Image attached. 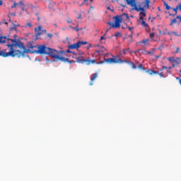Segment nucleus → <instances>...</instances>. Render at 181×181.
<instances>
[{
	"mask_svg": "<svg viewBox=\"0 0 181 181\" xmlns=\"http://www.w3.org/2000/svg\"><path fill=\"white\" fill-rule=\"evenodd\" d=\"M25 53H28L23 42L16 39H11L6 36L0 37V57L6 58L8 57H21Z\"/></svg>",
	"mask_w": 181,
	"mask_h": 181,
	"instance_id": "1",
	"label": "nucleus"
},
{
	"mask_svg": "<svg viewBox=\"0 0 181 181\" xmlns=\"http://www.w3.org/2000/svg\"><path fill=\"white\" fill-rule=\"evenodd\" d=\"M29 52L33 54L37 53L40 54H45L52 57V59H55V62L61 61L62 62H68L69 64L75 63V61H69L68 58L61 57L64 54V51L57 50L47 47L46 45H28Z\"/></svg>",
	"mask_w": 181,
	"mask_h": 181,
	"instance_id": "2",
	"label": "nucleus"
},
{
	"mask_svg": "<svg viewBox=\"0 0 181 181\" xmlns=\"http://www.w3.org/2000/svg\"><path fill=\"white\" fill-rule=\"evenodd\" d=\"M109 63V64H122V63H127L129 64L132 68H133L134 69H136L137 66L134 65L133 62L131 61H127V60H122V59H117V57H115V58H108V59H104L103 61H101L100 62H98V64H102L104 63Z\"/></svg>",
	"mask_w": 181,
	"mask_h": 181,
	"instance_id": "3",
	"label": "nucleus"
},
{
	"mask_svg": "<svg viewBox=\"0 0 181 181\" xmlns=\"http://www.w3.org/2000/svg\"><path fill=\"white\" fill-rule=\"evenodd\" d=\"M136 0H126V2L127 4V5L131 6L132 7L134 8V9L136 11V12H140L139 13V19L141 21L144 20V17H146V11L144 7H137L136 3L135 1Z\"/></svg>",
	"mask_w": 181,
	"mask_h": 181,
	"instance_id": "4",
	"label": "nucleus"
},
{
	"mask_svg": "<svg viewBox=\"0 0 181 181\" xmlns=\"http://www.w3.org/2000/svg\"><path fill=\"white\" fill-rule=\"evenodd\" d=\"M114 18L115 19V23L109 22L107 23V24L111 25V28L116 29L120 28V24L122 23L124 20L129 21V16H128V14L124 13L121 16H116Z\"/></svg>",
	"mask_w": 181,
	"mask_h": 181,
	"instance_id": "5",
	"label": "nucleus"
},
{
	"mask_svg": "<svg viewBox=\"0 0 181 181\" xmlns=\"http://www.w3.org/2000/svg\"><path fill=\"white\" fill-rule=\"evenodd\" d=\"M34 31H35L36 40L38 39L39 36H41L42 35H45L47 33V30L43 29L42 25H39L37 28H35L34 29Z\"/></svg>",
	"mask_w": 181,
	"mask_h": 181,
	"instance_id": "6",
	"label": "nucleus"
},
{
	"mask_svg": "<svg viewBox=\"0 0 181 181\" xmlns=\"http://www.w3.org/2000/svg\"><path fill=\"white\" fill-rule=\"evenodd\" d=\"M76 62L79 63V64H82V63H86V65L89 66L90 65V64H95L96 61L94 59L92 60H89V59H84L83 57H76Z\"/></svg>",
	"mask_w": 181,
	"mask_h": 181,
	"instance_id": "7",
	"label": "nucleus"
},
{
	"mask_svg": "<svg viewBox=\"0 0 181 181\" xmlns=\"http://www.w3.org/2000/svg\"><path fill=\"white\" fill-rule=\"evenodd\" d=\"M88 42H83V41H78L76 43H74L73 45H68V48L69 49H78L79 47H81L82 45H87Z\"/></svg>",
	"mask_w": 181,
	"mask_h": 181,
	"instance_id": "8",
	"label": "nucleus"
},
{
	"mask_svg": "<svg viewBox=\"0 0 181 181\" xmlns=\"http://www.w3.org/2000/svg\"><path fill=\"white\" fill-rule=\"evenodd\" d=\"M98 78V73H94L92 75V77H90V81L89 83V86H92L93 85V81L95 80V78Z\"/></svg>",
	"mask_w": 181,
	"mask_h": 181,
	"instance_id": "9",
	"label": "nucleus"
},
{
	"mask_svg": "<svg viewBox=\"0 0 181 181\" xmlns=\"http://www.w3.org/2000/svg\"><path fill=\"white\" fill-rule=\"evenodd\" d=\"M144 5V8L146 9H150V4L151 1L150 0H144V2L143 3Z\"/></svg>",
	"mask_w": 181,
	"mask_h": 181,
	"instance_id": "10",
	"label": "nucleus"
},
{
	"mask_svg": "<svg viewBox=\"0 0 181 181\" xmlns=\"http://www.w3.org/2000/svg\"><path fill=\"white\" fill-rule=\"evenodd\" d=\"M146 72H147L149 75L159 74V71H154L152 69H148Z\"/></svg>",
	"mask_w": 181,
	"mask_h": 181,
	"instance_id": "11",
	"label": "nucleus"
},
{
	"mask_svg": "<svg viewBox=\"0 0 181 181\" xmlns=\"http://www.w3.org/2000/svg\"><path fill=\"white\" fill-rule=\"evenodd\" d=\"M173 11L175 12V14H173V16H175L176 14H177V10L180 9V4L176 6V8H171Z\"/></svg>",
	"mask_w": 181,
	"mask_h": 181,
	"instance_id": "12",
	"label": "nucleus"
},
{
	"mask_svg": "<svg viewBox=\"0 0 181 181\" xmlns=\"http://www.w3.org/2000/svg\"><path fill=\"white\" fill-rule=\"evenodd\" d=\"M72 54H74V59H76V62H77V58H80V59H81V57H79L80 56V54L79 55H78L75 52H71Z\"/></svg>",
	"mask_w": 181,
	"mask_h": 181,
	"instance_id": "13",
	"label": "nucleus"
},
{
	"mask_svg": "<svg viewBox=\"0 0 181 181\" xmlns=\"http://www.w3.org/2000/svg\"><path fill=\"white\" fill-rule=\"evenodd\" d=\"M33 27L32 23H26L25 25H24V28L25 29L31 28Z\"/></svg>",
	"mask_w": 181,
	"mask_h": 181,
	"instance_id": "14",
	"label": "nucleus"
},
{
	"mask_svg": "<svg viewBox=\"0 0 181 181\" xmlns=\"http://www.w3.org/2000/svg\"><path fill=\"white\" fill-rule=\"evenodd\" d=\"M141 25H143L144 28H148V23H146V21H144V19L141 20Z\"/></svg>",
	"mask_w": 181,
	"mask_h": 181,
	"instance_id": "15",
	"label": "nucleus"
},
{
	"mask_svg": "<svg viewBox=\"0 0 181 181\" xmlns=\"http://www.w3.org/2000/svg\"><path fill=\"white\" fill-rule=\"evenodd\" d=\"M69 28L75 31H76V33H78L79 31V28H78V25L77 24L76 27H73L71 25H69Z\"/></svg>",
	"mask_w": 181,
	"mask_h": 181,
	"instance_id": "16",
	"label": "nucleus"
},
{
	"mask_svg": "<svg viewBox=\"0 0 181 181\" xmlns=\"http://www.w3.org/2000/svg\"><path fill=\"white\" fill-rule=\"evenodd\" d=\"M181 63V57H176L175 59V64L178 65Z\"/></svg>",
	"mask_w": 181,
	"mask_h": 181,
	"instance_id": "17",
	"label": "nucleus"
},
{
	"mask_svg": "<svg viewBox=\"0 0 181 181\" xmlns=\"http://www.w3.org/2000/svg\"><path fill=\"white\" fill-rule=\"evenodd\" d=\"M168 60L169 61V62H170L171 63H175V57H168Z\"/></svg>",
	"mask_w": 181,
	"mask_h": 181,
	"instance_id": "18",
	"label": "nucleus"
},
{
	"mask_svg": "<svg viewBox=\"0 0 181 181\" xmlns=\"http://www.w3.org/2000/svg\"><path fill=\"white\" fill-rule=\"evenodd\" d=\"M149 40L148 39H145L141 41V44L143 45H148Z\"/></svg>",
	"mask_w": 181,
	"mask_h": 181,
	"instance_id": "19",
	"label": "nucleus"
},
{
	"mask_svg": "<svg viewBox=\"0 0 181 181\" xmlns=\"http://www.w3.org/2000/svg\"><path fill=\"white\" fill-rule=\"evenodd\" d=\"M164 6H165V8L167 10H170L172 8L168 5V4H167L166 2H164Z\"/></svg>",
	"mask_w": 181,
	"mask_h": 181,
	"instance_id": "20",
	"label": "nucleus"
},
{
	"mask_svg": "<svg viewBox=\"0 0 181 181\" xmlns=\"http://www.w3.org/2000/svg\"><path fill=\"white\" fill-rule=\"evenodd\" d=\"M115 36L117 37H122V34L119 32H117L115 34Z\"/></svg>",
	"mask_w": 181,
	"mask_h": 181,
	"instance_id": "21",
	"label": "nucleus"
},
{
	"mask_svg": "<svg viewBox=\"0 0 181 181\" xmlns=\"http://www.w3.org/2000/svg\"><path fill=\"white\" fill-rule=\"evenodd\" d=\"M155 35H156L155 33H150V35H149L150 39L153 40V39L155 38Z\"/></svg>",
	"mask_w": 181,
	"mask_h": 181,
	"instance_id": "22",
	"label": "nucleus"
},
{
	"mask_svg": "<svg viewBox=\"0 0 181 181\" xmlns=\"http://www.w3.org/2000/svg\"><path fill=\"white\" fill-rule=\"evenodd\" d=\"M156 74L159 75V76L161 77V78H165V76L163 72H161V73L158 72V74Z\"/></svg>",
	"mask_w": 181,
	"mask_h": 181,
	"instance_id": "23",
	"label": "nucleus"
},
{
	"mask_svg": "<svg viewBox=\"0 0 181 181\" xmlns=\"http://www.w3.org/2000/svg\"><path fill=\"white\" fill-rule=\"evenodd\" d=\"M171 34H173V35L180 37V34H178L177 32H171Z\"/></svg>",
	"mask_w": 181,
	"mask_h": 181,
	"instance_id": "24",
	"label": "nucleus"
},
{
	"mask_svg": "<svg viewBox=\"0 0 181 181\" xmlns=\"http://www.w3.org/2000/svg\"><path fill=\"white\" fill-rule=\"evenodd\" d=\"M177 22L176 18H173L171 20L170 25H173L174 23Z\"/></svg>",
	"mask_w": 181,
	"mask_h": 181,
	"instance_id": "25",
	"label": "nucleus"
},
{
	"mask_svg": "<svg viewBox=\"0 0 181 181\" xmlns=\"http://www.w3.org/2000/svg\"><path fill=\"white\" fill-rule=\"evenodd\" d=\"M16 6H18V3L14 2V4H13V5L11 6V8H16Z\"/></svg>",
	"mask_w": 181,
	"mask_h": 181,
	"instance_id": "26",
	"label": "nucleus"
},
{
	"mask_svg": "<svg viewBox=\"0 0 181 181\" xmlns=\"http://www.w3.org/2000/svg\"><path fill=\"white\" fill-rule=\"evenodd\" d=\"M11 30H16V25L14 24L13 27L11 28Z\"/></svg>",
	"mask_w": 181,
	"mask_h": 181,
	"instance_id": "27",
	"label": "nucleus"
},
{
	"mask_svg": "<svg viewBox=\"0 0 181 181\" xmlns=\"http://www.w3.org/2000/svg\"><path fill=\"white\" fill-rule=\"evenodd\" d=\"M138 68L141 69V70H145V69L143 67V65L142 64H140L138 66Z\"/></svg>",
	"mask_w": 181,
	"mask_h": 181,
	"instance_id": "28",
	"label": "nucleus"
},
{
	"mask_svg": "<svg viewBox=\"0 0 181 181\" xmlns=\"http://www.w3.org/2000/svg\"><path fill=\"white\" fill-rule=\"evenodd\" d=\"M129 50V48H127V49H123V51H122L123 54H126V52H127Z\"/></svg>",
	"mask_w": 181,
	"mask_h": 181,
	"instance_id": "29",
	"label": "nucleus"
},
{
	"mask_svg": "<svg viewBox=\"0 0 181 181\" xmlns=\"http://www.w3.org/2000/svg\"><path fill=\"white\" fill-rule=\"evenodd\" d=\"M18 5H21L23 6V8H24V3L23 1H20L19 3H17Z\"/></svg>",
	"mask_w": 181,
	"mask_h": 181,
	"instance_id": "30",
	"label": "nucleus"
},
{
	"mask_svg": "<svg viewBox=\"0 0 181 181\" xmlns=\"http://www.w3.org/2000/svg\"><path fill=\"white\" fill-rule=\"evenodd\" d=\"M179 52H180V47H176L175 53H176V54H178Z\"/></svg>",
	"mask_w": 181,
	"mask_h": 181,
	"instance_id": "31",
	"label": "nucleus"
},
{
	"mask_svg": "<svg viewBox=\"0 0 181 181\" xmlns=\"http://www.w3.org/2000/svg\"><path fill=\"white\" fill-rule=\"evenodd\" d=\"M35 16H36V17H37L38 21H40V17H39V13H35Z\"/></svg>",
	"mask_w": 181,
	"mask_h": 181,
	"instance_id": "32",
	"label": "nucleus"
},
{
	"mask_svg": "<svg viewBox=\"0 0 181 181\" xmlns=\"http://www.w3.org/2000/svg\"><path fill=\"white\" fill-rule=\"evenodd\" d=\"M162 33H163V35H167V29L165 28V30H164Z\"/></svg>",
	"mask_w": 181,
	"mask_h": 181,
	"instance_id": "33",
	"label": "nucleus"
},
{
	"mask_svg": "<svg viewBox=\"0 0 181 181\" xmlns=\"http://www.w3.org/2000/svg\"><path fill=\"white\" fill-rule=\"evenodd\" d=\"M105 35H106V34H104L103 36L100 37V40H105Z\"/></svg>",
	"mask_w": 181,
	"mask_h": 181,
	"instance_id": "34",
	"label": "nucleus"
},
{
	"mask_svg": "<svg viewBox=\"0 0 181 181\" xmlns=\"http://www.w3.org/2000/svg\"><path fill=\"white\" fill-rule=\"evenodd\" d=\"M83 3L85 5H88V0H84Z\"/></svg>",
	"mask_w": 181,
	"mask_h": 181,
	"instance_id": "35",
	"label": "nucleus"
},
{
	"mask_svg": "<svg viewBox=\"0 0 181 181\" xmlns=\"http://www.w3.org/2000/svg\"><path fill=\"white\" fill-rule=\"evenodd\" d=\"M103 52H104V49H101V50L98 49L97 51H95V52H97L98 54Z\"/></svg>",
	"mask_w": 181,
	"mask_h": 181,
	"instance_id": "36",
	"label": "nucleus"
},
{
	"mask_svg": "<svg viewBox=\"0 0 181 181\" xmlns=\"http://www.w3.org/2000/svg\"><path fill=\"white\" fill-rule=\"evenodd\" d=\"M52 34H47V37L49 39L52 38Z\"/></svg>",
	"mask_w": 181,
	"mask_h": 181,
	"instance_id": "37",
	"label": "nucleus"
},
{
	"mask_svg": "<svg viewBox=\"0 0 181 181\" xmlns=\"http://www.w3.org/2000/svg\"><path fill=\"white\" fill-rule=\"evenodd\" d=\"M67 23H72L73 21H71V19H69L66 21Z\"/></svg>",
	"mask_w": 181,
	"mask_h": 181,
	"instance_id": "38",
	"label": "nucleus"
},
{
	"mask_svg": "<svg viewBox=\"0 0 181 181\" xmlns=\"http://www.w3.org/2000/svg\"><path fill=\"white\" fill-rule=\"evenodd\" d=\"M177 19H180V21L181 22V15L176 16Z\"/></svg>",
	"mask_w": 181,
	"mask_h": 181,
	"instance_id": "39",
	"label": "nucleus"
},
{
	"mask_svg": "<svg viewBox=\"0 0 181 181\" xmlns=\"http://www.w3.org/2000/svg\"><path fill=\"white\" fill-rule=\"evenodd\" d=\"M176 78H177V80H179V83H180V84L181 86V78H180L179 77H177Z\"/></svg>",
	"mask_w": 181,
	"mask_h": 181,
	"instance_id": "40",
	"label": "nucleus"
},
{
	"mask_svg": "<svg viewBox=\"0 0 181 181\" xmlns=\"http://www.w3.org/2000/svg\"><path fill=\"white\" fill-rule=\"evenodd\" d=\"M133 29H134L133 27H129V30L130 32L132 31Z\"/></svg>",
	"mask_w": 181,
	"mask_h": 181,
	"instance_id": "41",
	"label": "nucleus"
},
{
	"mask_svg": "<svg viewBox=\"0 0 181 181\" xmlns=\"http://www.w3.org/2000/svg\"><path fill=\"white\" fill-rule=\"evenodd\" d=\"M66 53H71V51L69 49L66 51Z\"/></svg>",
	"mask_w": 181,
	"mask_h": 181,
	"instance_id": "42",
	"label": "nucleus"
},
{
	"mask_svg": "<svg viewBox=\"0 0 181 181\" xmlns=\"http://www.w3.org/2000/svg\"><path fill=\"white\" fill-rule=\"evenodd\" d=\"M158 33H159V35H163V31H161L160 30H158Z\"/></svg>",
	"mask_w": 181,
	"mask_h": 181,
	"instance_id": "43",
	"label": "nucleus"
},
{
	"mask_svg": "<svg viewBox=\"0 0 181 181\" xmlns=\"http://www.w3.org/2000/svg\"><path fill=\"white\" fill-rule=\"evenodd\" d=\"M153 54V52H148V54L152 55Z\"/></svg>",
	"mask_w": 181,
	"mask_h": 181,
	"instance_id": "44",
	"label": "nucleus"
},
{
	"mask_svg": "<svg viewBox=\"0 0 181 181\" xmlns=\"http://www.w3.org/2000/svg\"><path fill=\"white\" fill-rule=\"evenodd\" d=\"M83 5H84V3H81V4H79V6L81 7Z\"/></svg>",
	"mask_w": 181,
	"mask_h": 181,
	"instance_id": "45",
	"label": "nucleus"
},
{
	"mask_svg": "<svg viewBox=\"0 0 181 181\" xmlns=\"http://www.w3.org/2000/svg\"><path fill=\"white\" fill-rule=\"evenodd\" d=\"M91 47V45H88V47H86V48H88V49H89Z\"/></svg>",
	"mask_w": 181,
	"mask_h": 181,
	"instance_id": "46",
	"label": "nucleus"
},
{
	"mask_svg": "<svg viewBox=\"0 0 181 181\" xmlns=\"http://www.w3.org/2000/svg\"><path fill=\"white\" fill-rule=\"evenodd\" d=\"M129 37L131 38V39H132V37H133V36H132V35H129Z\"/></svg>",
	"mask_w": 181,
	"mask_h": 181,
	"instance_id": "47",
	"label": "nucleus"
},
{
	"mask_svg": "<svg viewBox=\"0 0 181 181\" xmlns=\"http://www.w3.org/2000/svg\"><path fill=\"white\" fill-rule=\"evenodd\" d=\"M163 69H167V67L165 66H163Z\"/></svg>",
	"mask_w": 181,
	"mask_h": 181,
	"instance_id": "48",
	"label": "nucleus"
},
{
	"mask_svg": "<svg viewBox=\"0 0 181 181\" xmlns=\"http://www.w3.org/2000/svg\"><path fill=\"white\" fill-rule=\"evenodd\" d=\"M168 35H173V34H171V32L170 33V32H168Z\"/></svg>",
	"mask_w": 181,
	"mask_h": 181,
	"instance_id": "49",
	"label": "nucleus"
},
{
	"mask_svg": "<svg viewBox=\"0 0 181 181\" xmlns=\"http://www.w3.org/2000/svg\"><path fill=\"white\" fill-rule=\"evenodd\" d=\"M11 16H16V13H11Z\"/></svg>",
	"mask_w": 181,
	"mask_h": 181,
	"instance_id": "50",
	"label": "nucleus"
},
{
	"mask_svg": "<svg viewBox=\"0 0 181 181\" xmlns=\"http://www.w3.org/2000/svg\"><path fill=\"white\" fill-rule=\"evenodd\" d=\"M78 19H82V18H81V15H79V16H78Z\"/></svg>",
	"mask_w": 181,
	"mask_h": 181,
	"instance_id": "51",
	"label": "nucleus"
},
{
	"mask_svg": "<svg viewBox=\"0 0 181 181\" xmlns=\"http://www.w3.org/2000/svg\"><path fill=\"white\" fill-rule=\"evenodd\" d=\"M1 5H2V1L0 0V6H1Z\"/></svg>",
	"mask_w": 181,
	"mask_h": 181,
	"instance_id": "52",
	"label": "nucleus"
},
{
	"mask_svg": "<svg viewBox=\"0 0 181 181\" xmlns=\"http://www.w3.org/2000/svg\"><path fill=\"white\" fill-rule=\"evenodd\" d=\"M107 9L110 10V6L107 7Z\"/></svg>",
	"mask_w": 181,
	"mask_h": 181,
	"instance_id": "53",
	"label": "nucleus"
},
{
	"mask_svg": "<svg viewBox=\"0 0 181 181\" xmlns=\"http://www.w3.org/2000/svg\"><path fill=\"white\" fill-rule=\"evenodd\" d=\"M180 11H181V4H180Z\"/></svg>",
	"mask_w": 181,
	"mask_h": 181,
	"instance_id": "54",
	"label": "nucleus"
},
{
	"mask_svg": "<svg viewBox=\"0 0 181 181\" xmlns=\"http://www.w3.org/2000/svg\"><path fill=\"white\" fill-rule=\"evenodd\" d=\"M158 9L159 11H160V7H158Z\"/></svg>",
	"mask_w": 181,
	"mask_h": 181,
	"instance_id": "55",
	"label": "nucleus"
},
{
	"mask_svg": "<svg viewBox=\"0 0 181 181\" xmlns=\"http://www.w3.org/2000/svg\"><path fill=\"white\" fill-rule=\"evenodd\" d=\"M4 24H6V25H8V23H4Z\"/></svg>",
	"mask_w": 181,
	"mask_h": 181,
	"instance_id": "56",
	"label": "nucleus"
},
{
	"mask_svg": "<svg viewBox=\"0 0 181 181\" xmlns=\"http://www.w3.org/2000/svg\"><path fill=\"white\" fill-rule=\"evenodd\" d=\"M156 58H160V56H156Z\"/></svg>",
	"mask_w": 181,
	"mask_h": 181,
	"instance_id": "57",
	"label": "nucleus"
},
{
	"mask_svg": "<svg viewBox=\"0 0 181 181\" xmlns=\"http://www.w3.org/2000/svg\"><path fill=\"white\" fill-rule=\"evenodd\" d=\"M109 32V30H106V33H108Z\"/></svg>",
	"mask_w": 181,
	"mask_h": 181,
	"instance_id": "58",
	"label": "nucleus"
},
{
	"mask_svg": "<svg viewBox=\"0 0 181 181\" xmlns=\"http://www.w3.org/2000/svg\"><path fill=\"white\" fill-rule=\"evenodd\" d=\"M93 0H90V2H93Z\"/></svg>",
	"mask_w": 181,
	"mask_h": 181,
	"instance_id": "59",
	"label": "nucleus"
},
{
	"mask_svg": "<svg viewBox=\"0 0 181 181\" xmlns=\"http://www.w3.org/2000/svg\"><path fill=\"white\" fill-rule=\"evenodd\" d=\"M102 48H103V49H105V47H102Z\"/></svg>",
	"mask_w": 181,
	"mask_h": 181,
	"instance_id": "60",
	"label": "nucleus"
},
{
	"mask_svg": "<svg viewBox=\"0 0 181 181\" xmlns=\"http://www.w3.org/2000/svg\"><path fill=\"white\" fill-rule=\"evenodd\" d=\"M173 67H175V65H174V64H173Z\"/></svg>",
	"mask_w": 181,
	"mask_h": 181,
	"instance_id": "61",
	"label": "nucleus"
},
{
	"mask_svg": "<svg viewBox=\"0 0 181 181\" xmlns=\"http://www.w3.org/2000/svg\"><path fill=\"white\" fill-rule=\"evenodd\" d=\"M180 75H181V70H180Z\"/></svg>",
	"mask_w": 181,
	"mask_h": 181,
	"instance_id": "62",
	"label": "nucleus"
},
{
	"mask_svg": "<svg viewBox=\"0 0 181 181\" xmlns=\"http://www.w3.org/2000/svg\"><path fill=\"white\" fill-rule=\"evenodd\" d=\"M180 37H181V34H180Z\"/></svg>",
	"mask_w": 181,
	"mask_h": 181,
	"instance_id": "63",
	"label": "nucleus"
},
{
	"mask_svg": "<svg viewBox=\"0 0 181 181\" xmlns=\"http://www.w3.org/2000/svg\"><path fill=\"white\" fill-rule=\"evenodd\" d=\"M181 4V2L179 4V5H180Z\"/></svg>",
	"mask_w": 181,
	"mask_h": 181,
	"instance_id": "64",
	"label": "nucleus"
}]
</instances>
